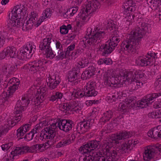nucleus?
Masks as SVG:
<instances>
[{"mask_svg":"<svg viewBox=\"0 0 161 161\" xmlns=\"http://www.w3.org/2000/svg\"><path fill=\"white\" fill-rule=\"evenodd\" d=\"M137 26L121 43L120 47L122 51L125 50L129 53H134L139 48L140 40L145 32H149L150 25L144 22H140Z\"/></svg>","mask_w":161,"mask_h":161,"instance_id":"f257e3e1","label":"nucleus"},{"mask_svg":"<svg viewBox=\"0 0 161 161\" xmlns=\"http://www.w3.org/2000/svg\"><path fill=\"white\" fill-rule=\"evenodd\" d=\"M46 89L45 88L39 89L37 90L36 95L34 96L31 93H28L23 95L21 100L17 101L14 108L15 120H20L21 119V113L24 111L30 103L31 104L38 106L45 99Z\"/></svg>","mask_w":161,"mask_h":161,"instance_id":"f03ea898","label":"nucleus"},{"mask_svg":"<svg viewBox=\"0 0 161 161\" xmlns=\"http://www.w3.org/2000/svg\"><path fill=\"white\" fill-rule=\"evenodd\" d=\"M113 141L112 139L105 140L103 144V147L105 150V156L102 152L96 153L94 157H88L86 159L88 161H116L118 159L120 154L118 148H112Z\"/></svg>","mask_w":161,"mask_h":161,"instance_id":"7ed1b4c3","label":"nucleus"},{"mask_svg":"<svg viewBox=\"0 0 161 161\" xmlns=\"http://www.w3.org/2000/svg\"><path fill=\"white\" fill-rule=\"evenodd\" d=\"M11 19L8 21V27L10 28L15 26L20 27L22 24L23 16L28 14L26 5L20 4L15 6L11 11Z\"/></svg>","mask_w":161,"mask_h":161,"instance_id":"20e7f679","label":"nucleus"},{"mask_svg":"<svg viewBox=\"0 0 161 161\" xmlns=\"http://www.w3.org/2000/svg\"><path fill=\"white\" fill-rule=\"evenodd\" d=\"M126 71H121L119 76L115 77V74L113 72L108 70L103 73V80L105 85L112 87H118L121 85L125 86V78Z\"/></svg>","mask_w":161,"mask_h":161,"instance_id":"39448f33","label":"nucleus"},{"mask_svg":"<svg viewBox=\"0 0 161 161\" xmlns=\"http://www.w3.org/2000/svg\"><path fill=\"white\" fill-rule=\"evenodd\" d=\"M101 145V143L99 141L92 140L88 141L87 143L83 145L80 147L79 151L83 154H86L85 156H81L79 159V161H87L86 158L87 157H94L95 155L100 151L95 152L94 150L98 149ZM89 161H91V160Z\"/></svg>","mask_w":161,"mask_h":161,"instance_id":"423d86ee","label":"nucleus"},{"mask_svg":"<svg viewBox=\"0 0 161 161\" xmlns=\"http://www.w3.org/2000/svg\"><path fill=\"white\" fill-rule=\"evenodd\" d=\"M100 7V3L96 0L85 3L84 9L78 15L77 19L78 23L82 24L88 20L89 18L88 15L96 11Z\"/></svg>","mask_w":161,"mask_h":161,"instance_id":"0eeeda50","label":"nucleus"},{"mask_svg":"<svg viewBox=\"0 0 161 161\" xmlns=\"http://www.w3.org/2000/svg\"><path fill=\"white\" fill-rule=\"evenodd\" d=\"M96 83L94 80L88 81L84 86V90H78L74 91L71 94L72 98H81L83 97H95L97 94L95 91Z\"/></svg>","mask_w":161,"mask_h":161,"instance_id":"6e6552de","label":"nucleus"},{"mask_svg":"<svg viewBox=\"0 0 161 161\" xmlns=\"http://www.w3.org/2000/svg\"><path fill=\"white\" fill-rule=\"evenodd\" d=\"M118 32L116 30H114L111 33L110 40L100 46L99 50L103 51L102 55L105 56L110 53L117 46L120 40Z\"/></svg>","mask_w":161,"mask_h":161,"instance_id":"1a4fd4ad","label":"nucleus"},{"mask_svg":"<svg viewBox=\"0 0 161 161\" xmlns=\"http://www.w3.org/2000/svg\"><path fill=\"white\" fill-rule=\"evenodd\" d=\"M92 29H87V33L89 39H86L87 42L89 45L94 44L96 42L99 43L101 40L103 38L106 36L104 29L100 26H97L95 28L93 32H91Z\"/></svg>","mask_w":161,"mask_h":161,"instance_id":"9d476101","label":"nucleus"},{"mask_svg":"<svg viewBox=\"0 0 161 161\" xmlns=\"http://www.w3.org/2000/svg\"><path fill=\"white\" fill-rule=\"evenodd\" d=\"M125 78V82L124 85H129L130 82H134L136 80L137 84H136L138 89L141 87L142 85V83L139 80L140 78H142L144 76V74L140 70L126 71Z\"/></svg>","mask_w":161,"mask_h":161,"instance_id":"9b49d317","label":"nucleus"},{"mask_svg":"<svg viewBox=\"0 0 161 161\" xmlns=\"http://www.w3.org/2000/svg\"><path fill=\"white\" fill-rule=\"evenodd\" d=\"M57 127L56 124L53 123L49 127L46 128L42 131L43 134V136L51 140L47 141V144L49 145L53 144L59 139L58 136H56V132L55 130Z\"/></svg>","mask_w":161,"mask_h":161,"instance_id":"f8f14e48","label":"nucleus"},{"mask_svg":"<svg viewBox=\"0 0 161 161\" xmlns=\"http://www.w3.org/2000/svg\"><path fill=\"white\" fill-rule=\"evenodd\" d=\"M24 69L26 70H29L32 73L42 72V74L40 75L42 77L46 67L43 62L41 60H38L30 62L24 66Z\"/></svg>","mask_w":161,"mask_h":161,"instance_id":"ddd939ff","label":"nucleus"},{"mask_svg":"<svg viewBox=\"0 0 161 161\" xmlns=\"http://www.w3.org/2000/svg\"><path fill=\"white\" fill-rule=\"evenodd\" d=\"M156 53H148L147 56H139L136 59V63L138 65L146 66L153 65L157 58Z\"/></svg>","mask_w":161,"mask_h":161,"instance_id":"4468645a","label":"nucleus"},{"mask_svg":"<svg viewBox=\"0 0 161 161\" xmlns=\"http://www.w3.org/2000/svg\"><path fill=\"white\" fill-rule=\"evenodd\" d=\"M36 46L31 42L25 45L18 54V58L23 60L30 58L36 50Z\"/></svg>","mask_w":161,"mask_h":161,"instance_id":"2eb2a0df","label":"nucleus"},{"mask_svg":"<svg viewBox=\"0 0 161 161\" xmlns=\"http://www.w3.org/2000/svg\"><path fill=\"white\" fill-rule=\"evenodd\" d=\"M94 123L93 119L84 120L77 124L76 129L77 132L79 134H82L90 129Z\"/></svg>","mask_w":161,"mask_h":161,"instance_id":"dca6fc26","label":"nucleus"},{"mask_svg":"<svg viewBox=\"0 0 161 161\" xmlns=\"http://www.w3.org/2000/svg\"><path fill=\"white\" fill-rule=\"evenodd\" d=\"M55 123L59 129L66 132L71 130L74 125L73 122L70 120L60 119Z\"/></svg>","mask_w":161,"mask_h":161,"instance_id":"f3484780","label":"nucleus"},{"mask_svg":"<svg viewBox=\"0 0 161 161\" xmlns=\"http://www.w3.org/2000/svg\"><path fill=\"white\" fill-rule=\"evenodd\" d=\"M46 81L48 87L51 90L54 89L59 84L61 80L56 75H49L46 79Z\"/></svg>","mask_w":161,"mask_h":161,"instance_id":"a211bd4d","label":"nucleus"},{"mask_svg":"<svg viewBox=\"0 0 161 161\" xmlns=\"http://www.w3.org/2000/svg\"><path fill=\"white\" fill-rule=\"evenodd\" d=\"M19 84V80L18 79L13 78L11 79L8 82V85L9 86L6 94L8 97L11 96L17 89Z\"/></svg>","mask_w":161,"mask_h":161,"instance_id":"6ab92c4d","label":"nucleus"},{"mask_svg":"<svg viewBox=\"0 0 161 161\" xmlns=\"http://www.w3.org/2000/svg\"><path fill=\"white\" fill-rule=\"evenodd\" d=\"M33 146L29 147L28 146H22L16 147L13 151H12L11 153L13 156L17 155L18 154H22L27 153L34 152Z\"/></svg>","mask_w":161,"mask_h":161,"instance_id":"aec40b11","label":"nucleus"},{"mask_svg":"<svg viewBox=\"0 0 161 161\" xmlns=\"http://www.w3.org/2000/svg\"><path fill=\"white\" fill-rule=\"evenodd\" d=\"M80 72V69L77 67H74L69 71L68 74V81L73 82L75 85L78 83V76Z\"/></svg>","mask_w":161,"mask_h":161,"instance_id":"412c9836","label":"nucleus"},{"mask_svg":"<svg viewBox=\"0 0 161 161\" xmlns=\"http://www.w3.org/2000/svg\"><path fill=\"white\" fill-rule=\"evenodd\" d=\"M156 146H147L145 148L143 158L145 160L149 161L153 157L156 151Z\"/></svg>","mask_w":161,"mask_h":161,"instance_id":"4be33fe9","label":"nucleus"},{"mask_svg":"<svg viewBox=\"0 0 161 161\" xmlns=\"http://www.w3.org/2000/svg\"><path fill=\"white\" fill-rule=\"evenodd\" d=\"M52 42H54V40L51 37H47L40 42L39 45L40 49L44 51L50 49L51 48V45L53 43Z\"/></svg>","mask_w":161,"mask_h":161,"instance_id":"5701e85b","label":"nucleus"},{"mask_svg":"<svg viewBox=\"0 0 161 161\" xmlns=\"http://www.w3.org/2000/svg\"><path fill=\"white\" fill-rule=\"evenodd\" d=\"M148 136L154 139L161 138V125L151 129L147 132Z\"/></svg>","mask_w":161,"mask_h":161,"instance_id":"b1692460","label":"nucleus"},{"mask_svg":"<svg viewBox=\"0 0 161 161\" xmlns=\"http://www.w3.org/2000/svg\"><path fill=\"white\" fill-rule=\"evenodd\" d=\"M17 68L16 65H8L5 64L3 65L1 69L2 72L4 74L8 75L13 74Z\"/></svg>","mask_w":161,"mask_h":161,"instance_id":"393cba45","label":"nucleus"},{"mask_svg":"<svg viewBox=\"0 0 161 161\" xmlns=\"http://www.w3.org/2000/svg\"><path fill=\"white\" fill-rule=\"evenodd\" d=\"M123 6L125 12L126 13L128 11H134L136 8V3L133 0H125Z\"/></svg>","mask_w":161,"mask_h":161,"instance_id":"a878e982","label":"nucleus"},{"mask_svg":"<svg viewBox=\"0 0 161 161\" xmlns=\"http://www.w3.org/2000/svg\"><path fill=\"white\" fill-rule=\"evenodd\" d=\"M126 131L122 132L116 135H114L109 139H112L113 141V143H116L117 141L123 140L130 137L131 136Z\"/></svg>","mask_w":161,"mask_h":161,"instance_id":"bb28decb","label":"nucleus"},{"mask_svg":"<svg viewBox=\"0 0 161 161\" xmlns=\"http://www.w3.org/2000/svg\"><path fill=\"white\" fill-rule=\"evenodd\" d=\"M31 125L29 124H25L20 127L17 130V136L19 139H22V137L30 129Z\"/></svg>","mask_w":161,"mask_h":161,"instance_id":"cd10ccee","label":"nucleus"},{"mask_svg":"<svg viewBox=\"0 0 161 161\" xmlns=\"http://www.w3.org/2000/svg\"><path fill=\"white\" fill-rule=\"evenodd\" d=\"M32 19H29L26 21V23L24 24V20H22V25L20 27H22V30L24 31H27L28 30L31 29L33 27L34 25L36 27V23L34 21L32 20Z\"/></svg>","mask_w":161,"mask_h":161,"instance_id":"c85d7f7f","label":"nucleus"},{"mask_svg":"<svg viewBox=\"0 0 161 161\" xmlns=\"http://www.w3.org/2000/svg\"><path fill=\"white\" fill-rule=\"evenodd\" d=\"M8 57L15 58L18 56V52L16 48L14 47H8L4 48Z\"/></svg>","mask_w":161,"mask_h":161,"instance_id":"c756f323","label":"nucleus"},{"mask_svg":"<svg viewBox=\"0 0 161 161\" xmlns=\"http://www.w3.org/2000/svg\"><path fill=\"white\" fill-rule=\"evenodd\" d=\"M128 109H134L136 107V100L133 97H130L125 99Z\"/></svg>","mask_w":161,"mask_h":161,"instance_id":"7c9ffc66","label":"nucleus"},{"mask_svg":"<svg viewBox=\"0 0 161 161\" xmlns=\"http://www.w3.org/2000/svg\"><path fill=\"white\" fill-rule=\"evenodd\" d=\"M63 96V94L60 92L54 91L53 92L52 95L51 96L49 100L53 102H58L59 100H60Z\"/></svg>","mask_w":161,"mask_h":161,"instance_id":"2f4dec72","label":"nucleus"},{"mask_svg":"<svg viewBox=\"0 0 161 161\" xmlns=\"http://www.w3.org/2000/svg\"><path fill=\"white\" fill-rule=\"evenodd\" d=\"M161 95V93H153L149 94L147 95L144 98L148 103L149 104H150L151 103H152L153 101V100L154 99L156 98L159 96Z\"/></svg>","mask_w":161,"mask_h":161,"instance_id":"473e14b6","label":"nucleus"},{"mask_svg":"<svg viewBox=\"0 0 161 161\" xmlns=\"http://www.w3.org/2000/svg\"><path fill=\"white\" fill-rule=\"evenodd\" d=\"M54 55L58 60H62L65 58L66 56V52H64L62 49L55 50Z\"/></svg>","mask_w":161,"mask_h":161,"instance_id":"72a5a7b5","label":"nucleus"},{"mask_svg":"<svg viewBox=\"0 0 161 161\" xmlns=\"http://www.w3.org/2000/svg\"><path fill=\"white\" fill-rule=\"evenodd\" d=\"M71 102V110H73L74 111H76L78 110H80L82 107V105L80 103H79L77 101H73V100H70Z\"/></svg>","mask_w":161,"mask_h":161,"instance_id":"f704fd0d","label":"nucleus"},{"mask_svg":"<svg viewBox=\"0 0 161 161\" xmlns=\"http://www.w3.org/2000/svg\"><path fill=\"white\" fill-rule=\"evenodd\" d=\"M89 63V61L87 58H83L81 61L76 63L75 64V67L78 68L79 69H80V68H84L86 66H87Z\"/></svg>","mask_w":161,"mask_h":161,"instance_id":"c9c22d12","label":"nucleus"},{"mask_svg":"<svg viewBox=\"0 0 161 161\" xmlns=\"http://www.w3.org/2000/svg\"><path fill=\"white\" fill-rule=\"evenodd\" d=\"M103 116L101 118L102 121L105 123L109 120L112 118L113 113L112 111L108 110L103 114Z\"/></svg>","mask_w":161,"mask_h":161,"instance_id":"e433bc0d","label":"nucleus"},{"mask_svg":"<svg viewBox=\"0 0 161 161\" xmlns=\"http://www.w3.org/2000/svg\"><path fill=\"white\" fill-rule=\"evenodd\" d=\"M71 102L70 100L67 101L62 104L60 107L61 110L63 111H67L71 110Z\"/></svg>","mask_w":161,"mask_h":161,"instance_id":"4c0bfd02","label":"nucleus"},{"mask_svg":"<svg viewBox=\"0 0 161 161\" xmlns=\"http://www.w3.org/2000/svg\"><path fill=\"white\" fill-rule=\"evenodd\" d=\"M52 14L50 8H47L45 9L42 13L43 16L41 17L40 19L41 20V22H42L44 19L47 18H49Z\"/></svg>","mask_w":161,"mask_h":161,"instance_id":"58836bf2","label":"nucleus"},{"mask_svg":"<svg viewBox=\"0 0 161 161\" xmlns=\"http://www.w3.org/2000/svg\"><path fill=\"white\" fill-rule=\"evenodd\" d=\"M31 15L29 19H32V20L35 22L36 24V27L38 26L42 22H41V20L40 19L38 20V16L37 14L34 12L33 11L31 13Z\"/></svg>","mask_w":161,"mask_h":161,"instance_id":"ea45409f","label":"nucleus"},{"mask_svg":"<svg viewBox=\"0 0 161 161\" xmlns=\"http://www.w3.org/2000/svg\"><path fill=\"white\" fill-rule=\"evenodd\" d=\"M6 31H3L0 33V48L4 45L5 38L9 37Z\"/></svg>","mask_w":161,"mask_h":161,"instance_id":"a19ab883","label":"nucleus"},{"mask_svg":"<svg viewBox=\"0 0 161 161\" xmlns=\"http://www.w3.org/2000/svg\"><path fill=\"white\" fill-rule=\"evenodd\" d=\"M149 105L144 98L142 99L141 101H139L136 103V107L143 108L148 106Z\"/></svg>","mask_w":161,"mask_h":161,"instance_id":"79ce46f5","label":"nucleus"},{"mask_svg":"<svg viewBox=\"0 0 161 161\" xmlns=\"http://www.w3.org/2000/svg\"><path fill=\"white\" fill-rule=\"evenodd\" d=\"M130 148L129 146L125 143L123 144L120 147H118L120 154L126 153V151Z\"/></svg>","mask_w":161,"mask_h":161,"instance_id":"37998d69","label":"nucleus"},{"mask_svg":"<svg viewBox=\"0 0 161 161\" xmlns=\"http://www.w3.org/2000/svg\"><path fill=\"white\" fill-rule=\"evenodd\" d=\"M119 97L118 92H116L107 96V99L109 101V102L112 103L113 102L115 101Z\"/></svg>","mask_w":161,"mask_h":161,"instance_id":"c03bdc74","label":"nucleus"},{"mask_svg":"<svg viewBox=\"0 0 161 161\" xmlns=\"http://www.w3.org/2000/svg\"><path fill=\"white\" fill-rule=\"evenodd\" d=\"M15 122H14L13 117L9 118L7 119V122L6 123V127H4L8 128L9 130V128H11L15 125Z\"/></svg>","mask_w":161,"mask_h":161,"instance_id":"a18cd8bd","label":"nucleus"},{"mask_svg":"<svg viewBox=\"0 0 161 161\" xmlns=\"http://www.w3.org/2000/svg\"><path fill=\"white\" fill-rule=\"evenodd\" d=\"M44 51L45 52L46 57L47 58L52 59L55 56L51 48L50 49H48L47 50H46Z\"/></svg>","mask_w":161,"mask_h":161,"instance_id":"49530a36","label":"nucleus"},{"mask_svg":"<svg viewBox=\"0 0 161 161\" xmlns=\"http://www.w3.org/2000/svg\"><path fill=\"white\" fill-rule=\"evenodd\" d=\"M135 16L134 14L132 15L128 12L127 14H125V20L126 21L129 22V25L130 24V22L134 21V18Z\"/></svg>","mask_w":161,"mask_h":161,"instance_id":"de8ad7c7","label":"nucleus"},{"mask_svg":"<svg viewBox=\"0 0 161 161\" xmlns=\"http://www.w3.org/2000/svg\"><path fill=\"white\" fill-rule=\"evenodd\" d=\"M155 89L157 91L161 90V77L159 78L154 84Z\"/></svg>","mask_w":161,"mask_h":161,"instance_id":"09e8293b","label":"nucleus"},{"mask_svg":"<svg viewBox=\"0 0 161 161\" xmlns=\"http://www.w3.org/2000/svg\"><path fill=\"white\" fill-rule=\"evenodd\" d=\"M75 136L74 134H72L71 135H69L67 136V138L66 139H64L66 140V142L67 145L70 144L73 142L75 138Z\"/></svg>","mask_w":161,"mask_h":161,"instance_id":"8fccbe9b","label":"nucleus"},{"mask_svg":"<svg viewBox=\"0 0 161 161\" xmlns=\"http://www.w3.org/2000/svg\"><path fill=\"white\" fill-rule=\"evenodd\" d=\"M92 76L91 75L89 72L87 70H85L82 73L81 75V78L83 80H86L89 78L91 76Z\"/></svg>","mask_w":161,"mask_h":161,"instance_id":"3c124183","label":"nucleus"},{"mask_svg":"<svg viewBox=\"0 0 161 161\" xmlns=\"http://www.w3.org/2000/svg\"><path fill=\"white\" fill-rule=\"evenodd\" d=\"M13 145L12 142L3 144L1 146L3 150L4 151H7Z\"/></svg>","mask_w":161,"mask_h":161,"instance_id":"603ef678","label":"nucleus"},{"mask_svg":"<svg viewBox=\"0 0 161 161\" xmlns=\"http://www.w3.org/2000/svg\"><path fill=\"white\" fill-rule=\"evenodd\" d=\"M126 101L125 100L124 102H122L119 103V108L120 109H122L123 110H128V107H127V104L126 103Z\"/></svg>","mask_w":161,"mask_h":161,"instance_id":"864d4df0","label":"nucleus"},{"mask_svg":"<svg viewBox=\"0 0 161 161\" xmlns=\"http://www.w3.org/2000/svg\"><path fill=\"white\" fill-rule=\"evenodd\" d=\"M34 134H35L31 131L29 133L26 134L24 137V138L26 140L28 141H31L32 139Z\"/></svg>","mask_w":161,"mask_h":161,"instance_id":"5fc2aeb1","label":"nucleus"},{"mask_svg":"<svg viewBox=\"0 0 161 161\" xmlns=\"http://www.w3.org/2000/svg\"><path fill=\"white\" fill-rule=\"evenodd\" d=\"M75 47V43L71 44L67 48V50L66 51V54L69 56L70 52L74 49Z\"/></svg>","mask_w":161,"mask_h":161,"instance_id":"6e6d98bb","label":"nucleus"},{"mask_svg":"<svg viewBox=\"0 0 161 161\" xmlns=\"http://www.w3.org/2000/svg\"><path fill=\"white\" fill-rule=\"evenodd\" d=\"M42 129L41 126H40V124H37L35 128L33 129L31 131L34 134L40 132Z\"/></svg>","mask_w":161,"mask_h":161,"instance_id":"4d7b16f0","label":"nucleus"},{"mask_svg":"<svg viewBox=\"0 0 161 161\" xmlns=\"http://www.w3.org/2000/svg\"><path fill=\"white\" fill-rule=\"evenodd\" d=\"M60 32L61 34L63 35L68 33V31L66 28V26L63 25L61 26L60 28Z\"/></svg>","mask_w":161,"mask_h":161,"instance_id":"13d9d810","label":"nucleus"},{"mask_svg":"<svg viewBox=\"0 0 161 161\" xmlns=\"http://www.w3.org/2000/svg\"><path fill=\"white\" fill-rule=\"evenodd\" d=\"M8 130V129L5 128L3 126L0 127V137L4 134L7 133Z\"/></svg>","mask_w":161,"mask_h":161,"instance_id":"bf43d9fd","label":"nucleus"},{"mask_svg":"<svg viewBox=\"0 0 161 161\" xmlns=\"http://www.w3.org/2000/svg\"><path fill=\"white\" fill-rule=\"evenodd\" d=\"M66 142V140L64 139L62 140V141L59 142L56 146V147L57 148H60L62 147H64L66 145H67Z\"/></svg>","mask_w":161,"mask_h":161,"instance_id":"052dcab7","label":"nucleus"},{"mask_svg":"<svg viewBox=\"0 0 161 161\" xmlns=\"http://www.w3.org/2000/svg\"><path fill=\"white\" fill-rule=\"evenodd\" d=\"M71 12H72L71 9H70V8L68 10H67L66 12L65 13L64 15V16L67 18H70V17L73 16Z\"/></svg>","mask_w":161,"mask_h":161,"instance_id":"680f3d73","label":"nucleus"},{"mask_svg":"<svg viewBox=\"0 0 161 161\" xmlns=\"http://www.w3.org/2000/svg\"><path fill=\"white\" fill-rule=\"evenodd\" d=\"M87 70L89 72L91 75H93L95 74L94 73L96 70V69L94 66H91L88 68V69Z\"/></svg>","mask_w":161,"mask_h":161,"instance_id":"e2e57ef3","label":"nucleus"},{"mask_svg":"<svg viewBox=\"0 0 161 161\" xmlns=\"http://www.w3.org/2000/svg\"><path fill=\"white\" fill-rule=\"evenodd\" d=\"M5 51V49H4L0 53V60L4 59L6 57H8Z\"/></svg>","mask_w":161,"mask_h":161,"instance_id":"0e129e2a","label":"nucleus"},{"mask_svg":"<svg viewBox=\"0 0 161 161\" xmlns=\"http://www.w3.org/2000/svg\"><path fill=\"white\" fill-rule=\"evenodd\" d=\"M2 105H3L4 106H8L10 104V102L8 100H6L5 98H3L2 99Z\"/></svg>","mask_w":161,"mask_h":161,"instance_id":"69168bd1","label":"nucleus"},{"mask_svg":"<svg viewBox=\"0 0 161 161\" xmlns=\"http://www.w3.org/2000/svg\"><path fill=\"white\" fill-rule=\"evenodd\" d=\"M43 144H36L33 145L34 152H35L36 149H40L43 146Z\"/></svg>","mask_w":161,"mask_h":161,"instance_id":"338daca9","label":"nucleus"},{"mask_svg":"<svg viewBox=\"0 0 161 161\" xmlns=\"http://www.w3.org/2000/svg\"><path fill=\"white\" fill-rule=\"evenodd\" d=\"M82 49L81 48H79L75 50V51L72 53L73 55L76 56H77L81 52Z\"/></svg>","mask_w":161,"mask_h":161,"instance_id":"774afa93","label":"nucleus"}]
</instances>
